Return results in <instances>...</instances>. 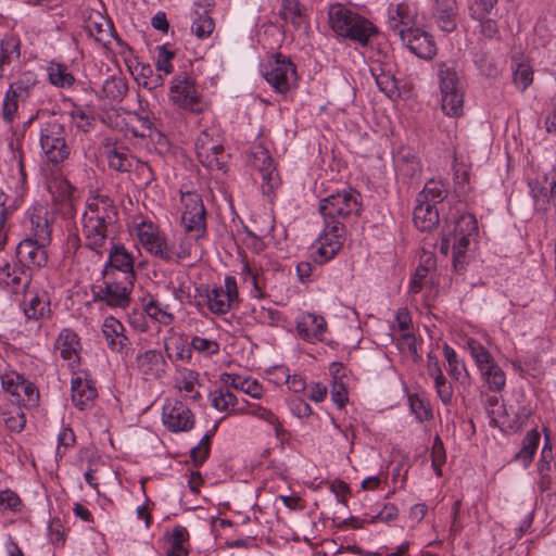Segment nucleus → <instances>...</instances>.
<instances>
[{"mask_svg":"<svg viewBox=\"0 0 556 556\" xmlns=\"http://www.w3.org/2000/svg\"><path fill=\"white\" fill-rule=\"evenodd\" d=\"M198 384L199 374L197 371L187 368L178 371L176 387L180 393H185L190 399L198 400L200 397V393L197 390Z\"/></svg>","mask_w":556,"mask_h":556,"instance_id":"obj_48","label":"nucleus"},{"mask_svg":"<svg viewBox=\"0 0 556 556\" xmlns=\"http://www.w3.org/2000/svg\"><path fill=\"white\" fill-rule=\"evenodd\" d=\"M31 281L28 270L14 262L9 252H0V286L13 293L25 291Z\"/></svg>","mask_w":556,"mask_h":556,"instance_id":"obj_14","label":"nucleus"},{"mask_svg":"<svg viewBox=\"0 0 556 556\" xmlns=\"http://www.w3.org/2000/svg\"><path fill=\"white\" fill-rule=\"evenodd\" d=\"M250 165L258 172L262 180V190L270 194L280 185V178L268 150L262 144L252 148L249 156Z\"/></svg>","mask_w":556,"mask_h":556,"instance_id":"obj_12","label":"nucleus"},{"mask_svg":"<svg viewBox=\"0 0 556 556\" xmlns=\"http://www.w3.org/2000/svg\"><path fill=\"white\" fill-rule=\"evenodd\" d=\"M327 331V323L320 315L303 313L296 321L298 336L309 343L323 341Z\"/></svg>","mask_w":556,"mask_h":556,"instance_id":"obj_22","label":"nucleus"},{"mask_svg":"<svg viewBox=\"0 0 556 556\" xmlns=\"http://www.w3.org/2000/svg\"><path fill=\"white\" fill-rule=\"evenodd\" d=\"M147 314L157 321L168 325L173 320V315L167 312V306H163L156 299H150L144 304Z\"/></svg>","mask_w":556,"mask_h":556,"instance_id":"obj_61","label":"nucleus"},{"mask_svg":"<svg viewBox=\"0 0 556 556\" xmlns=\"http://www.w3.org/2000/svg\"><path fill=\"white\" fill-rule=\"evenodd\" d=\"M116 220L117 210L109 197L98 194L89 198L81 217L85 245L101 254L115 233Z\"/></svg>","mask_w":556,"mask_h":556,"instance_id":"obj_1","label":"nucleus"},{"mask_svg":"<svg viewBox=\"0 0 556 556\" xmlns=\"http://www.w3.org/2000/svg\"><path fill=\"white\" fill-rule=\"evenodd\" d=\"M181 202L184 205L181 222L186 233L197 241L206 232L204 204L201 197L194 192L182 194Z\"/></svg>","mask_w":556,"mask_h":556,"instance_id":"obj_9","label":"nucleus"},{"mask_svg":"<svg viewBox=\"0 0 556 556\" xmlns=\"http://www.w3.org/2000/svg\"><path fill=\"white\" fill-rule=\"evenodd\" d=\"M16 397V401L22 404L24 407H34L37 405L39 400V392L34 386L33 382L22 379V383H20L18 391L12 394Z\"/></svg>","mask_w":556,"mask_h":556,"instance_id":"obj_55","label":"nucleus"},{"mask_svg":"<svg viewBox=\"0 0 556 556\" xmlns=\"http://www.w3.org/2000/svg\"><path fill=\"white\" fill-rule=\"evenodd\" d=\"M412 412L415 414L419 421L429 420L432 417V412L429 405L419 396L412 394L408 397Z\"/></svg>","mask_w":556,"mask_h":556,"instance_id":"obj_63","label":"nucleus"},{"mask_svg":"<svg viewBox=\"0 0 556 556\" xmlns=\"http://www.w3.org/2000/svg\"><path fill=\"white\" fill-rule=\"evenodd\" d=\"M358 14L346 9L340 3H336L330 7L328 12L329 23L332 30L340 35L341 33H348V26Z\"/></svg>","mask_w":556,"mask_h":556,"instance_id":"obj_45","label":"nucleus"},{"mask_svg":"<svg viewBox=\"0 0 556 556\" xmlns=\"http://www.w3.org/2000/svg\"><path fill=\"white\" fill-rule=\"evenodd\" d=\"M210 402L218 412H225L229 415H240V407L235 394L229 390L218 388L210 393Z\"/></svg>","mask_w":556,"mask_h":556,"instance_id":"obj_42","label":"nucleus"},{"mask_svg":"<svg viewBox=\"0 0 556 556\" xmlns=\"http://www.w3.org/2000/svg\"><path fill=\"white\" fill-rule=\"evenodd\" d=\"M540 438V433L535 429L530 430L523 438L522 446L516 454L515 459L521 462L523 466H528L539 447Z\"/></svg>","mask_w":556,"mask_h":556,"instance_id":"obj_49","label":"nucleus"},{"mask_svg":"<svg viewBox=\"0 0 556 556\" xmlns=\"http://www.w3.org/2000/svg\"><path fill=\"white\" fill-rule=\"evenodd\" d=\"M394 165L399 174L413 178L421 172V163L417 154L407 147L400 148L394 154Z\"/></svg>","mask_w":556,"mask_h":556,"instance_id":"obj_33","label":"nucleus"},{"mask_svg":"<svg viewBox=\"0 0 556 556\" xmlns=\"http://www.w3.org/2000/svg\"><path fill=\"white\" fill-rule=\"evenodd\" d=\"M125 121V137L131 139L150 136L152 122L148 114L127 113Z\"/></svg>","mask_w":556,"mask_h":556,"instance_id":"obj_41","label":"nucleus"},{"mask_svg":"<svg viewBox=\"0 0 556 556\" xmlns=\"http://www.w3.org/2000/svg\"><path fill=\"white\" fill-rule=\"evenodd\" d=\"M489 415L492 420L501 426H508L510 428H520L523 424V420L529 417L530 410L523 408L522 409V420L519 421V416L517 421H510L507 415V412L503 405H500L498 397L496 395H492L486 400L485 406Z\"/></svg>","mask_w":556,"mask_h":556,"instance_id":"obj_40","label":"nucleus"},{"mask_svg":"<svg viewBox=\"0 0 556 556\" xmlns=\"http://www.w3.org/2000/svg\"><path fill=\"white\" fill-rule=\"evenodd\" d=\"M348 33H341L339 36L357 41L365 46L369 38L376 33L372 24L361 15H357L348 26Z\"/></svg>","mask_w":556,"mask_h":556,"instance_id":"obj_43","label":"nucleus"},{"mask_svg":"<svg viewBox=\"0 0 556 556\" xmlns=\"http://www.w3.org/2000/svg\"><path fill=\"white\" fill-rule=\"evenodd\" d=\"M49 81L58 88H70L75 83V77L64 64L50 62L47 66Z\"/></svg>","mask_w":556,"mask_h":556,"instance_id":"obj_47","label":"nucleus"},{"mask_svg":"<svg viewBox=\"0 0 556 556\" xmlns=\"http://www.w3.org/2000/svg\"><path fill=\"white\" fill-rule=\"evenodd\" d=\"M162 420L164 426L173 432L188 431L194 424L191 410L176 400L166 401L163 406Z\"/></svg>","mask_w":556,"mask_h":556,"instance_id":"obj_17","label":"nucleus"},{"mask_svg":"<svg viewBox=\"0 0 556 556\" xmlns=\"http://www.w3.org/2000/svg\"><path fill=\"white\" fill-rule=\"evenodd\" d=\"M434 258L431 255H428L425 261V265L419 266L416 269V273L414 274L409 283V292L418 293L421 290L422 283L428 277L429 270L434 266Z\"/></svg>","mask_w":556,"mask_h":556,"instance_id":"obj_60","label":"nucleus"},{"mask_svg":"<svg viewBox=\"0 0 556 556\" xmlns=\"http://www.w3.org/2000/svg\"><path fill=\"white\" fill-rule=\"evenodd\" d=\"M400 38L413 53L421 59H432L435 55L437 48L432 36L421 29L400 30Z\"/></svg>","mask_w":556,"mask_h":556,"instance_id":"obj_20","label":"nucleus"},{"mask_svg":"<svg viewBox=\"0 0 556 556\" xmlns=\"http://www.w3.org/2000/svg\"><path fill=\"white\" fill-rule=\"evenodd\" d=\"M195 152L199 162L208 169H224L227 154L218 137L208 131L199 135L195 141Z\"/></svg>","mask_w":556,"mask_h":556,"instance_id":"obj_11","label":"nucleus"},{"mask_svg":"<svg viewBox=\"0 0 556 556\" xmlns=\"http://www.w3.org/2000/svg\"><path fill=\"white\" fill-rule=\"evenodd\" d=\"M166 556H189V532L185 527L176 526L165 534Z\"/></svg>","mask_w":556,"mask_h":556,"instance_id":"obj_31","label":"nucleus"},{"mask_svg":"<svg viewBox=\"0 0 556 556\" xmlns=\"http://www.w3.org/2000/svg\"><path fill=\"white\" fill-rule=\"evenodd\" d=\"M240 275L245 283H250L253 289L255 296H261L264 288L263 279L261 277V269L255 266L254 262L247 260L241 261Z\"/></svg>","mask_w":556,"mask_h":556,"instance_id":"obj_50","label":"nucleus"},{"mask_svg":"<svg viewBox=\"0 0 556 556\" xmlns=\"http://www.w3.org/2000/svg\"><path fill=\"white\" fill-rule=\"evenodd\" d=\"M432 2L434 16L442 30H454L457 15L456 0H432Z\"/></svg>","mask_w":556,"mask_h":556,"instance_id":"obj_36","label":"nucleus"},{"mask_svg":"<svg viewBox=\"0 0 556 556\" xmlns=\"http://www.w3.org/2000/svg\"><path fill=\"white\" fill-rule=\"evenodd\" d=\"M137 367L147 380L161 377L166 369L167 363L162 352L148 350L137 355Z\"/></svg>","mask_w":556,"mask_h":556,"instance_id":"obj_27","label":"nucleus"},{"mask_svg":"<svg viewBox=\"0 0 556 556\" xmlns=\"http://www.w3.org/2000/svg\"><path fill=\"white\" fill-rule=\"evenodd\" d=\"M72 402L80 410L91 408L98 396L93 380L87 371L73 370Z\"/></svg>","mask_w":556,"mask_h":556,"instance_id":"obj_18","label":"nucleus"},{"mask_svg":"<svg viewBox=\"0 0 556 556\" xmlns=\"http://www.w3.org/2000/svg\"><path fill=\"white\" fill-rule=\"evenodd\" d=\"M132 285L125 282H105L103 287H99L97 298L111 307L125 308L129 304V293Z\"/></svg>","mask_w":556,"mask_h":556,"instance_id":"obj_23","label":"nucleus"},{"mask_svg":"<svg viewBox=\"0 0 556 556\" xmlns=\"http://www.w3.org/2000/svg\"><path fill=\"white\" fill-rule=\"evenodd\" d=\"M39 143L47 161L54 165L63 163L71 154L65 127L54 117L40 125Z\"/></svg>","mask_w":556,"mask_h":556,"instance_id":"obj_3","label":"nucleus"},{"mask_svg":"<svg viewBox=\"0 0 556 556\" xmlns=\"http://www.w3.org/2000/svg\"><path fill=\"white\" fill-rule=\"evenodd\" d=\"M324 224V230L313 245L315 261L319 263L332 258L341 249L345 237L344 226L338 220L334 224L326 222Z\"/></svg>","mask_w":556,"mask_h":556,"instance_id":"obj_13","label":"nucleus"},{"mask_svg":"<svg viewBox=\"0 0 556 556\" xmlns=\"http://www.w3.org/2000/svg\"><path fill=\"white\" fill-rule=\"evenodd\" d=\"M190 345L192 350L204 356H212L219 353V344L213 339L194 336L190 341Z\"/></svg>","mask_w":556,"mask_h":556,"instance_id":"obj_62","label":"nucleus"},{"mask_svg":"<svg viewBox=\"0 0 556 556\" xmlns=\"http://www.w3.org/2000/svg\"><path fill=\"white\" fill-rule=\"evenodd\" d=\"M348 33H341L339 36L357 41L365 46L369 38L376 33L372 24L361 15H357L348 26Z\"/></svg>","mask_w":556,"mask_h":556,"instance_id":"obj_44","label":"nucleus"},{"mask_svg":"<svg viewBox=\"0 0 556 556\" xmlns=\"http://www.w3.org/2000/svg\"><path fill=\"white\" fill-rule=\"evenodd\" d=\"M192 240L190 236L186 235L179 238H166L159 258L168 263H179L180 261L190 257L192 252Z\"/></svg>","mask_w":556,"mask_h":556,"instance_id":"obj_26","label":"nucleus"},{"mask_svg":"<svg viewBox=\"0 0 556 556\" xmlns=\"http://www.w3.org/2000/svg\"><path fill=\"white\" fill-rule=\"evenodd\" d=\"M496 3L497 0H473L469 7L470 16L475 20L484 18L491 13Z\"/></svg>","mask_w":556,"mask_h":556,"instance_id":"obj_64","label":"nucleus"},{"mask_svg":"<svg viewBox=\"0 0 556 556\" xmlns=\"http://www.w3.org/2000/svg\"><path fill=\"white\" fill-rule=\"evenodd\" d=\"M417 205L414 210V223L421 231H429L435 228L440 222L438 207L428 202L417 199Z\"/></svg>","mask_w":556,"mask_h":556,"instance_id":"obj_32","label":"nucleus"},{"mask_svg":"<svg viewBox=\"0 0 556 556\" xmlns=\"http://www.w3.org/2000/svg\"><path fill=\"white\" fill-rule=\"evenodd\" d=\"M170 101L179 108L200 112V97L194 87V81L187 75H177L174 77L169 90Z\"/></svg>","mask_w":556,"mask_h":556,"instance_id":"obj_16","label":"nucleus"},{"mask_svg":"<svg viewBox=\"0 0 556 556\" xmlns=\"http://www.w3.org/2000/svg\"><path fill=\"white\" fill-rule=\"evenodd\" d=\"M466 346L478 367L489 390L500 392L506 384V376L485 346L475 339H468Z\"/></svg>","mask_w":556,"mask_h":556,"instance_id":"obj_6","label":"nucleus"},{"mask_svg":"<svg viewBox=\"0 0 556 556\" xmlns=\"http://www.w3.org/2000/svg\"><path fill=\"white\" fill-rule=\"evenodd\" d=\"M447 195V187L445 182L442 180H429L424 190L419 193L418 200L428 201L437 206V204L441 203Z\"/></svg>","mask_w":556,"mask_h":556,"instance_id":"obj_51","label":"nucleus"},{"mask_svg":"<svg viewBox=\"0 0 556 556\" xmlns=\"http://www.w3.org/2000/svg\"><path fill=\"white\" fill-rule=\"evenodd\" d=\"M204 294L206 306L213 314H226L239 303L238 286L232 276H226L223 286L205 287Z\"/></svg>","mask_w":556,"mask_h":556,"instance_id":"obj_8","label":"nucleus"},{"mask_svg":"<svg viewBox=\"0 0 556 556\" xmlns=\"http://www.w3.org/2000/svg\"><path fill=\"white\" fill-rule=\"evenodd\" d=\"M21 55V41L13 34H7L0 40V56L7 61H16Z\"/></svg>","mask_w":556,"mask_h":556,"instance_id":"obj_57","label":"nucleus"},{"mask_svg":"<svg viewBox=\"0 0 556 556\" xmlns=\"http://www.w3.org/2000/svg\"><path fill=\"white\" fill-rule=\"evenodd\" d=\"M50 190L55 199L65 205V214L73 216L76 213L75 200L77 198V190L66 179H55L50 185Z\"/></svg>","mask_w":556,"mask_h":556,"instance_id":"obj_37","label":"nucleus"},{"mask_svg":"<svg viewBox=\"0 0 556 556\" xmlns=\"http://www.w3.org/2000/svg\"><path fill=\"white\" fill-rule=\"evenodd\" d=\"M1 418L5 427L12 432H21L26 425L23 408L14 403L4 404L1 407Z\"/></svg>","mask_w":556,"mask_h":556,"instance_id":"obj_46","label":"nucleus"},{"mask_svg":"<svg viewBox=\"0 0 556 556\" xmlns=\"http://www.w3.org/2000/svg\"><path fill=\"white\" fill-rule=\"evenodd\" d=\"M514 83L521 91H525L533 81V70L528 61H515Z\"/></svg>","mask_w":556,"mask_h":556,"instance_id":"obj_58","label":"nucleus"},{"mask_svg":"<svg viewBox=\"0 0 556 556\" xmlns=\"http://www.w3.org/2000/svg\"><path fill=\"white\" fill-rule=\"evenodd\" d=\"M441 108L451 117L463 115L464 92L455 67L446 62L438 65Z\"/></svg>","mask_w":556,"mask_h":556,"instance_id":"obj_4","label":"nucleus"},{"mask_svg":"<svg viewBox=\"0 0 556 556\" xmlns=\"http://www.w3.org/2000/svg\"><path fill=\"white\" fill-rule=\"evenodd\" d=\"M415 22L414 10L405 3L391 7L389 10V27L400 36V30H407Z\"/></svg>","mask_w":556,"mask_h":556,"instance_id":"obj_38","label":"nucleus"},{"mask_svg":"<svg viewBox=\"0 0 556 556\" xmlns=\"http://www.w3.org/2000/svg\"><path fill=\"white\" fill-rule=\"evenodd\" d=\"M279 15L295 29H306L308 27L306 9L299 0H282Z\"/></svg>","mask_w":556,"mask_h":556,"instance_id":"obj_34","label":"nucleus"},{"mask_svg":"<svg viewBox=\"0 0 556 556\" xmlns=\"http://www.w3.org/2000/svg\"><path fill=\"white\" fill-rule=\"evenodd\" d=\"M443 354L447 362L448 374L456 380L462 378L463 372H466L465 365L458 359V355L453 348L448 344H443Z\"/></svg>","mask_w":556,"mask_h":556,"instance_id":"obj_59","label":"nucleus"},{"mask_svg":"<svg viewBox=\"0 0 556 556\" xmlns=\"http://www.w3.org/2000/svg\"><path fill=\"white\" fill-rule=\"evenodd\" d=\"M86 30L103 47L109 48L113 40H116L113 25L100 12H91L86 21Z\"/></svg>","mask_w":556,"mask_h":556,"instance_id":"obj_24","label":"nucleus"},{"mask_svg":"<svg viewBox=\"0 0 556 556\" xmlns=\"http://www.w3.org/2000/svg\"><path fill=\"white\" fill-rule=\"evenodd\" d=\"M50 242H39L33 238L23 239L16 248V257L18 262L27 267H42L47 264L48 254L47 244Z\"/></svg>","mask_w":556,"mask_h":556,"instance_id":"obj_21","label":"nucleus"},{"mask_svg":"<svg viewBox=\"0 0 556 556\" xmlns=\"http://www.w3.org/2000/svg\"><path fill=\"white\" fill-rule=\"evenodd\" d=\"M36 83L35 74L27 72L10 85L2 103V117L5 122H12L16 118L18 103L30 97Z\"/></svg>","mask_w":556,"mask_h":556,"instance_id":"obj_10","label":"nucleus"},{"mask_svg":"<svg viewBox=\"0 0 556 556\" xmlns=\"http://www.w3.org/2000/svg\"><path fill=\"white\" fill-rule=\"evenodd\" d=\"M544 182L545 185L540 180L531 181V194L538 204L553 203L556 207V174L544 177Z\"/></svg>","mask_w":556,"mask_h":556,"instance_id":"obj_39","label":"nucleus"},{"mask_svg":"<svg viewBox=\"0 0 556 556\" xmlns=\"http://www.w3.org/2000/svg\"><path fill=\"white\" fill-rule=\"evenodd\" d=\"M81 342L79 336L70 328L60 331L54 342L55 353L75 370L80 363Z\"/></svg>","mask_w":556,"mask_h":556,"instance_id":"obj_19","label":"nucleus"},{"mask_svg":"<svg viewBox=\"0 0 556 556\" xmlns=\"http://www.w3.org/2000/svg\"><path fill=\"white\" fill-rule=\"evenodd\" d=\"M395 321L399 330L402 332L403 341L409 349H415V337L412 333V317L407 308H400L395 315Z\"/></svg>","mask_w":556,"mask_h":556,"instance_id":"obj_56","label":"nucleus"},{"mask_svg":"<svg viewBox=\"0 0 556 556\" xmlns=\"http://www.w3.org/2000/svg\"><path fill=\"white\" fill-rule=\"evenodd\" d=\"M128 86L124 78L112 76L104 80L102 93L111 101H121L127 93Z\"/></svg>","mask_w":556,"mask_h":556,"instance_id":"obj_54","label":"nucleus"},{"mask_svg":"<svg viewBox=\"0 0 556 556\" xmlns=\"http://www.w3.org/2000/svg\"><path fill=\"white\" fill-rule=\"evenodd\" d=\"M124 326L116 318L109 316L102 325V333L111 351L124 353L129 346V340L125 336Z\"/></svg>","mask_w":556,"mask_h":556,"instance_id":"obj_30","label":"nucleus"},{"mask_svg":"<svg viewBox=\"0 0 556 556\" xmlns=\"http://www.w3.org/2000/svg\"><path fill=\"white\" fill-rule=\"evenodd\" d=\"M261 72L266 81L277 92L286 93L296 85L298 74L295 65L288 56L281 53L268 58L262 64Z\"/></svg>","mask_w":556,"mask_h":556,"instance_id":"obj_7","label":"nucleus"},{"mask_svg":"<svg viewBox=\"0 0 556 556\" xmlns=\"http://www.w3.org/2000/svg\"><path fill=\"white\" fill-rule=\"evenodd\" d=\"M110 264L125 274L128 285H134V257L123 244H113L109 254Z\"/></svg>","mask_w":556,"mask_h":556,"instance_id":"obj_35","label":"nucleus"},{"mask_svg":"<svg viewBox=\"0 0 556 556\" xmlns=\"http://www.w3.org/2000/svg\"><path fill=\"white\" fill-rule=\"evenodd\" d=\"M109 166L117 172H128L134 163V157L128 151L119 148H109L106 151Z\"/></svg>","mask_w":556,"mask_h":556,"instance_id":"obj_52","label":"nucleus"},{"mask_svg":"<svg viewBox=\"0 0 556 556\" xmlns=\"http://www.w3.org/2000/svg\"><path fill=\"white\" fill-rule=\"evenodd\" d=\"M212 7L211 0H200L194 3L193 7V22L191 25V31L199 38H208L215 27V24L210 16V8Z\"/></svg>","mask_w":556,"mask_h":556,"instance_id":"obj_28","label":"nucleus"},{"mask_svg":"<svg viewBox=\"0 0 556 556\" xmlns=\"http://www.w3.org/2000/svg\"><path fill=\"white\" fill-rule=\"evenodd\" d=\"M23 292L25 293L24 314L27 319L38 320L50 314V299L45 290H31L28 287Z\"/></svg>","mask_w":556,"mask_h":556,"instance_id":"obj_25","label":"nucleus"},{"mask_svg":"<svg viewBox=\"0 0 556 556\" xmlns=\"http://www.w3.org/2000/svg\"><path fill=\"white\" fill-rule=\"evenodd\" d=\"M478 233V224L476 218L470 215H462L454 224L453 230L444 233L440 245L442 254L447 255L452 249L453 265L455 270L459 271L466 265V252L471 240Z\"/></svg>","mask_w":556,"mask_h":556,"instance_id":"obj_2","label":"nucleus"},{"mask_svg":"<svg viewBox=\"0 0 556 556\" xmlns=\"http://www.w3.org/2000/svg\"><path fill=\"white\" fill-rule=\"evenodd\" d=\"M242 414L257 417L273 425L278 437L282 431L281 424L278 417L270 409L262 407L257 404L248 403L245 406L240 407V415Z\"/></svg>","mask_w":556,"mask_h":556,"instance_id":"obj_53","label":"nucleus"},{"mask_svg":"<svg viewBox=\"0 0 556 556\" xmlns=\"http://www.w3.org/2000/svg\"><path fill=\"white\" fill-rule=\"evenodd\" d=\"M27 217L30 224L29 236L27 238L39 240V242H50L51 229L47 207L43 205L33 206L28 211Z\"/></svg>","mask_w":556,"mask_h":556,"instance_id":"obj_29","label":"nucleus"},{"mask_svg":"<svg viewBox=\"0 0 556 556\" xmlns=\"http://www.w3.org/2000/svg\"><path fill=\"white\" fill-rule=\"evenodd\" d=\"M130 233L147 252L159 257L166 237L160 231L157 225L150 219L137 217L131 224Z\"/></svg>","mask_w":556,"mask_h":556,"instance_id":"obj_15","label":"nucleus"},{"mask_svg":"<svg viewBox=\"0 0 556 556\" xmlns=\"http://www.w3.org/2000/svg\"><path fill=\"white\" fill-rule=\"evenodd\" d=\"M362 208L361 195L355 190H341L320 200L319 212L324 222L343 225L350 216H356Z\"/></svg>","mask_w":556,"mask_h":556,"instance_id":"obj_5","label":"nucleus"}]
</instances>
